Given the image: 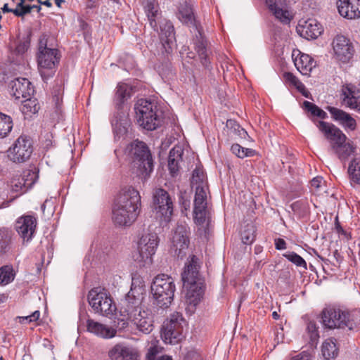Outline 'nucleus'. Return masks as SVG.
<instances>
[{"label": "nucleus", "mask_w": 360, "mask_h": 360, "mask_svg": "<svg viewBox=\"0 0 360 360\" xmlns=\"http://www.w3.org/2000/svg\"><path fill=\"white\" fill-rule=\"evenodd\" d=\"M176 15L183 23H192L194 20L193 8L186 1L180 4Z\"/></svg>", "instance_id": "nucleus-31"}, {"label": "nucleus", "mask_w": 360, "mask_h": 360, "mask_svg": "<svg viewBox=\"0 0 360 360\" xmlns=\"http://www.w3.org/2000/svg\"><path fill=\"white\" fill-rule=\"evenodd\" d=\"M184 150L181 146H176L172 148L168 155V169L169 174L175 177L179 174L181 163L183 161Z\"/></svg>", "instance_id": "nucleus-27"}, {"label": "nucleus", "mask_w": 360, "mask_h": 360, "mask_svg": "<svg viewBox=\"0 0 360 360\" xmlns=\"http://www.w3.org/2000/svg\"><path fill=\"white\" fill-rule=\"evenodd\" d=\"M184 321V319L182 314L174 312L164 322L161 338L165 343L173 345L181 341L183 338L182 322Z\"/></svg>", "instance_id": "nucleus-10"}, {"label": "nucleus", "mask_w": 360, "mask_h": 360, "mask_svg": "<svg viewBox=\"0 0 360 360\" xmlns=\"http://www.w3.org/2000/svg\"><path fill=\"white\" fill-rule=\"evenodd\" d=\"M348 174L350 180L355 184H360V162L353 159L349 165Z\"/></svg>", "instance_id": "nucleus-43"}, {"label": "nucleus", "mask_w": 360, "mask_h": 360, "mask_svg": "<svg viewBox=\"0 0 360 360\" xmlns=\"http://www.w3.org/2000/svg\"><path fill=\"white\" fill-rule=\"evenodd\" d=\"M297 33L308 40L317 39L323 32L321 24L314 18L301 20L297 27Z\"/></svg>", "instance_id": "nucleus-18"}, {"label": "nucleus", "mask_w": 360, "mask_h": 360, "mask_svg": "<svg viewBox=\"0 0 360 360\" xmlns=\"http://www.w3.org/2000/svg\"><path fill=\"white\" fill-rule=\"evenodd\" d=\"M10 93L16 99L30 97L34 89L31 82L26 78H17L10 83Z\"/></svg>", "instance_id": "nucleus-20"}, {"label": "nucleus", "mask_w": 360, "mask_h": 360, "mask_svg": "<svg viewBox=\"0 0 360 360\" xmlns=\"http://www.w3.org/2000/svg\"><path fill=\"white\" fill-rule=\"evenodd\" d=\"M205 186L202 185L195 186L193 219L196 224L200 226L203 225L206 220L207 203Z\"/></svg>", "instance_id": "nucleus-17"}, {"label": "nucleus", "mask_w": 360, "mask_h": 360, "mask_svg": "<svg viewBox=\"0 0 360 360\" xmlns=\"http://www.w3.org/2000/svg\"><path fill=\"white\" fill-rule=\"evenodd\" d=\"M266 4L271 12L278 6L276 0H266Z\"/></svg>", "instance_id": "nucleus-60"}, {"label": "nucleus", "mask_w": 360, "mask_h": 360, "mask_svg": "<svg viewBox=\"0 0 360 360\" xmlns=\"http://www.w3.org/2000/svg\"><path fill=\"white\" fill-rule=\"evenodd\" d=\"M231 152L239 158L253 156L255 150L251 148H243L238 143H234L231 147Z\"/></svg>", "instance_id": "nucleus-48"}, {"label": "nucleus", "mask_w": 360, "mask_h": 360, "mask_svg": "<svg viewBox=\"0 0 360 360\" xmlns=\"http://www.w3.org/2000/svg\"><path fill=\"white\" fill-rule=\"evenodd\" d=\"M359 314H360L359 311L349 312L334 307H327L321 312L322 323L325 328L329 329L347 328L353 330L360 324V320H357L356 317Z\"/></svg>", "instance_id": "nucleus-6"}, {"label": "nucleus", "mask_w": 360, "mask_h": 360, "mask_svg": "<svg viewBox=\"0 0 360 360\" xmlns=\"http://www.w3.org/2000/svg\"><path fill=\"white\" fill-rule=\"evenodd\" d=\"M291 208L293 212L300 218L307 217L310 212L309 205L307 200L301 199L292 203Z\"/></svg>", "instance_id": "nucleus-35"}, {"label": "nucleus", "mask_w": 360, "mask_h": 360, "mask_svg": "<svg viewBox=\"0 0 360 360\" xmlns=\"http://www.w3.org/2000/svg\"><path fill=\"white\" fill-rule=\"evenodd\" d=\"M87 331L103 338H112L115 336L117 330L112 327L102 324L89 319L86 321Z\"/></svg>", "instance_id": "nucleus-28"}, {"label": "nucleus", "mask_w": 360, "mask_h": 360, "mask_svg": "<svg viewBox=\"0 0 360 360\" xmlns=\"http://www.w3.org/2000/svg\"><path fill=\"white\" fill-rule=\"evenodd\" d=\"M327 110L331 115L332 119L339 122L345 129L354 131L356 128V122L349 113L335 107L328 106Z\"/></svg>", "instance_id": "nucleus-26"}, {"label": "nucleus", "mask_w": 360, "mask_h": 360, "mask_svg": "<svg viewBox=\"0 0 360 360\" xmlns=\"http://www.w3.org/2000/svg\"><path fill=\"white\" fill-rule=\"evenodd\" d=\"M114 203L139 214L141 205V195L139 192L132 186H127L120 191Z\"/></svg>", "instance_id": "nucleus-15"}, {"label": "nucleus", "mask_w": 360, "mask_h": 360, "mask_svg": "<svg viewBox=\"0 0 360 360\" xmlns=\"http://www.w3.org/2000/svg\"><path fill=\"white\" fill-rule=\"evenodd\" d=\"M15 236L13 231L8 228H0V253L10 252L15 246Z\"/></svg>", "instance_id": "nucleus-29"}, {"label": "nucleus", "mask_w": 360, "mask_h": 360, "mask_svg": "<svg viewBox=\"0 0 360 360\" xmlns=\"http://www.w3.org/2000/svg\"><path fill=\"white\" fill-rule=\"evenodd\" d=\"M316 127L329 142L330 149L340 160L347 159L354 152V148L342 131L335 124L325 121L316 123Z\"/></svg>", "instance_id": "nucleus-3"}, {"label": "nucleus", "mask_w": 360, "mask_h": 360, "mask_svg": "<svg viewBox=\"0 0 360 360\" xmlns=\"http://www.w3.org/2000/svg\"><path fill=\"white\" fill-rule=\"evenodd\" d=\"M3 13H12L15 15V8H8V4H5L4 6L1 8Z\"/></svg>", "instance_id": "nucleus-63"}, {"label": "nucleus", "mask_w": 360, "mask_h": 360, "mask_svg": "<svg viewBox=\"0 0 360 360\" xmlns=\"http://www.w3.org/2000/svg\"><path fill=\"white\" fill-rule=\"evenodd\" d=\"M154 209L156 217L161 222L170 221L174 210L173 200L167 191L157 188L153 194Z\"/></svg>", "instance_id": "nucleus-12"}, {"label": "nucleus", "mask_w": 360, "mask_h": 360, "mask_svg": "<svg viewBox=\"0 0 360 360\" xmlns=\"http://www.w3.org/2000/svg\"><path fill=\"white\" fill-rule=\"evenodd\" d=\"M130 96L128 85L125 83L118 84L113 100L117 112L111 120L115 139L123 138L127 134L128 129L130 127L131 122L128 115L122 111L123 104Z\"/></svg>", "instance_id": "nucleus-4"}, {"label": "nucleus", "mask_w": 360, "mask_h": 360, "mask_svg": "<svg viewBox=\"0 0 360 360\" xmlns=\"http://www.w3.org/2000/svg\"><path fill=\"white\" fill-rule=\"evenodd\" d=\"M294 64L297 70L304 75H307L315 67L314 60L308 54L299 53L298 56L293 58Z\"/></svg>", "instance_id": "nucleus-30"}, {"label": "nucleus", "mask_w": 360, "mask_h": 360, "mask_svg": "<svg viewBox=\"0 0 360 360\" xmlns=\"http://www.w3.org/2000/svg\"><path fill=\"white\" fill-rule=\"evenodd\" d=\"M146 316H153L152 312L148 309H145L143 307H141L135 313H133L127 317V319L135 323V318H141L143 319Z\"/></svg>", "instance_id": "nucleus-53"}, {"label": "nucleus", "mask_w": 360, "mask_h": 360, "mask_svg": "<svg viewBox=\"0 0 360 360\" xmlns=\"http://www.w3.org/2000/svg\"><path fill=\"white\" fill-rule=\"evenodd\" d=\"M134 110L138 124L144 129L153 131L162 122V114L157 104L147 99H139Z\"/></svg>", "instance_id": "nucleus-5"}, {"label": "nucleus", "mask_w": 360, "mask_h": 360, "mask_svg": "<svg viewBox=\"0 0 360 360\" xmlns=\"http://www.w3.org/2000/svg\"><path fill=\"white\" fill-rule=\"evenodd\" d=\"M256 228L252 224H245L240 231L242 242L245 245L252 244L256 238Z\"/></svg>", "instance_id": "nucleus-34"}, {"label": "nucleus", "mask_w": 360, "mask_h": 360, "mask_svg": "<svg viewBox=\"0 0 360 360\" xmlns=\"http://www.w3.org/2000/svg\"><path fill=\"white\" fill-rule=\"evenodd\" d=\"M144 297L139 293H131L128 292L124 300H122L120 312L125 316L128 317L133 313H135L142 307V302Z\"/></svg>", "instance_id": "nucleus-22"}, {"label": "nucleus", "mask_w": 360, "mask_h": 360, "mask_svg": "<svg viewBox=\"0 0 360 360\" xmlns=\"http://www.w3.org/2000/svg\"><path fill=\"white\" fill-rule=\"evenodd\" d=\"M322 178L321 177H315L311 180V186L315 188H319L321 184Z\"/></svg>", "instance_id": "nucleus-62"}, {"label": "nucleus", "mask_w": 360, "mask_h": 360, "mask_svg": "<svg viewBox=\"0 0 360 360\" xmlns=\"http://www.w3.org/2000/svg\"><path fill=\"white\" fill-rule=\"evenodd\" d=\"M321 352L324 358L329 360L338 356V348L333 340H326L322 345Z\"/></svg>", "instance_id": "nucleus-36"}, {"label": "nucleus", "mask_w": 360, "mask_h": 360, "mask_svg": "<svg viewBox=\"0 0 360 360\" xmlns=\"http://www.w3.org/2000/svg\"><path fill=\"white\" fill-rule=\"evenodd\" d=\"M134 324L140 331L146 334H148L153 330L154 328L153 317L146 316L143 319L141 318H135Z\"/></svg>", "instance_id": "nucleus-40"}, {"label": "nucleus", "mask_w": 360, "mask_h": 360, "mask_svg": "<svg viewBox=\"0 0 360 360\" xmlns=\"http://www.w3.org/2000/svg\"><path fill=\"white\" fill-rule=\"evenodd\" d=\"M204 172L202 169L200 167H196L193 171L192 174V178H191V184L193 186L198 185H202V186H206L205 183L204 182Z\"/></svg>", "instance_id": "nucleus-51"}, {"label": "nucleus", "mask_w": 360, "mask_h": 360, "mask_svg": "<svg viewBox=\"0 0 360 360\" xmlns=\"http://www.w3.org/2000/svg\"><path fill=\"white\" fill-rule=\"evenodd\" d=\"M307 332L312 343L316 342L319 338V327L314 321H309L307 326Z\"/></svg>", "instance_id": "nucleus-50"}, {"label": "nucleus", "mask_w": 360, "mask_h": 360, "mask_svg": "<svg viewBox=\"0 0 360 360\" xmlns=\"http://www.w3.org/2000/svg\"><path fill=\"white\" fill-rule=\"evenodd\" d=\"M283 257L286 258L289 262L298 267H302L304 270L307 269L306 261L298 254L293 251L286 252L283 254Z\"/></svg>", "instance_id": "nucleus-46"}, {"label": "nucleus", "mask_w": 360, "mask_h": 360, "mask_svg": "<svg viewBox=\"0 0 360 360\" xmlns=\"http://www.w3.org/2000/svg\"><path fill=\"white\" fill-rule=\"evenodd\" d=\"M283 78L285 79V82L292 84L300 92H301L303 96H304L305 97H307V94L305 92L306 91L305 86L292 73H291L290 72H284Z\"/></svg>", "instance_id": "nucleus-45"}, {"label": "nucleus", "mask_w": 360, "mask_h": 360, "mask_svg": "<svg viewBox=\"0 0 360 360\" xmlns=\"http://www.w3.org/2000/svg\"><path fill=\"white\" fill-rule=\"evenodd\" d=\"M141 6L146 13L150 27L158 31V20L161 15L159 4L157 0H141Z\"/></svg>", "instance_id": "nucleus-25"}, {"label": "nucleus", "mask_w": 360, "mask_h": 360, "mask_svg": "<svg viewBox=\"0 0 360 360\" xmlns=\"http://www.w3.org/2000/svg\"><path fill=\"white\" fill-rule=\"evenodd\" d=\"M157 360H173L172 356L168 355H162L158 356V359Z\"/></svg>", "instance_id": "nucleus-64"}, {"label": "nucleus", "mask_w": 360, "mask_h": 360, "mask_svg": "<svg viewBox=\"0 0 360 360\" xmlns=\"http://www.w3.org/2000/svg\"><path fill=\"white\" fill-rule=\"evenodd\" d=\"M139 214L127 208L114 203L112 207V220L114 223L120 226L131 225L137 219Z\"/></svg>", "instance_id": "nucleus-21"}, {"label": "nucleus", "mask_w": 360, "mask_h": 360, "mask_svg": "<svg viewBox=\"0 0 360 360\" xmlns=\"http://www.w3.org/2000/svg\"><path fill=\"white\" fill-rule=\"evenodd\" d=\"M335 228L338 234L342 235V236H347V232L343 229L342 226L340 225L338 217L335 218Z\"/></svg>", "instance_id": "nucleus-59"}, {"label": "nucleus", "mask_w": 360, "mask_h": 360, "mask_svg": "<svg viewBox=\"0 0 360 360\" xmlns=\"http://www.w3.org/2000/svg\"><path fill=\"white\" fill-rule=\"evenodd\" d=\"M336 4L340 15L345 18H360V0H337Z\"/></svg>", "instance_id": "nucleus-23"}, {"label": "nucleus", "mask_w": 360, "mask_h": 360, "mask_svg": "<svg viewBox=\"0 0 360 360\" xmlns=\"http://www.w3.org/2000/svg\"><path fill=\"white\" fill-rule=\"evenodd\" d=\"M7 153L8 159L13 162L20 163L27 161L33 153L32 139L27 136H19Z\"/></svg>", "instance_id": "nucleus-13"}, {"label": "nucleus", "mask_w": 360, "mask_h": 360, "mask_svg": "<svg viewBox=\"0 0 360 360\" xmlns=\"http://www.w3.org/2000/svg\"><path fill=\"white\" fill-rule=\"evenodd\" d=\"M275 248L277 250H283L287 248V243L281 238H277L274 239Z\"/></svg>", "instance_id": "nucleus-58"}, {"label": "nucleus", "mask_w": 360, "mask_h": 360, "mask_svg": "<svg viewBox=\"0 0 360 360\" xmlns=\"http://www.w3.org/2000/svg\"><path fill=\"white\" fill-rule=\"evenodd\" d=\"M32 10L31 5H25L22 6V9L15 8V15L17 17H24L25 15L30 13Z\"/></svg>", "instance_id": "nucleus-57"}, {"label": "nucleus", "mask_w": 360, "mask_h": 360, "mask_svg": "<svg viewBox=\"0 0 360 360\" xmlns=\"http://www.w3.org/2000/svg\"><path fill=\"white\" fill-rule=\"evenodd\" d=\"M175 289L171 276L166 274L155 276L151 285V292L157 305L162 309L169 307L173 301Z\"/></svg>", "instance_id": "nucleus-7"}, {"label": "nucleus", "mask_w": 360, "mask_h": 360, "mask_svg": "<svg viewBox=\"0 0 360 360\" xmlns=\"http://www.w3.org/2000/svg\"><path fill=\"white\" fill-rule=\"evenodd\" d=\"M195 49L200 58V61L202 65L206 68H209L210 62L209 60L208 56L207 53L206 40L204 39L202 37H200V39H198V41L195 44Z\"/></svg>", "instance_id": "nucleus-33"}, {"label": "nucleus", "mask_w": 360, "mask_h": 360, "mask_svg": "<svg viewBox=\"0 0 360 360\" xmlns=\"http://www.w3.org/2000/svg\"><path fill=\"white\" fill-rule=\"evenodd\" d=\"M37 219L32 215H22L18 218L15 229L23 243H29L33 238L37 229Z\"/></svg>", "instance_id": "nucleus-16"}, {"label": "nucleus", "mask_w": 360, "mask_h": 360, "mask_svg": "<svg viewBox=\"0 0 360 360\" xmlns=\"http://www.w3.org/2000/svg\"><path fill=\"white\" fill-rule=\"evenodd\" d=\"M40 311L39 310L34 311L32 314L25 316H18L19 322L21 323H31L33 321H36L39 319Z\"/></svg>", "instance_id": "nucleus-55"}, {"label": "nucleus", "mask_w": 360, "mask_h": 360, "mask_svg": "<svg viewBox=\"0 0 360 360\" xmlns=\"http://www.w3.org/2000/svg\"><path fill=\"white\" fill-rule=\"evenodd\" d=\"M12 118L1 112H0V138H4L8 136L13 128Z\"/></svg>", "instance_id": "nucleus-38"}, {"label": "nucleus", "mask_w": 360, "mask_h": 360, "mask_svg": "<svg viewBox=\"0 0 360 360\" xmlns=\"http://www.w3.org/2000/svg\"><path fill=\"white\" fill-rule=\"evenodd\" d=\"M158 245V236L156 233L143 234L138 242V251L133 255L134 261L140 266L150 265L153 262V256Z\"/></svg>", "instance_id": "nucleus-9"}, {"label": "nucleus", "mask_w": 360, "mask_h": 360, "mask_svg": "<svg viewBox=\"0 0 360 360\" xmlns=\"http://www.w3.org/2000/svg\"><path fill=\"white\" fill-rule=\"evenodd\" d=\"M161 352L160 348L157 345H152L148 349L146 354V360H157L158 354Z\"/></svg>", "instance_id": "nucleus-54"}, {"label": "nucleus", "mask_w": 360, "mask_h": 360, "mask_svg": "<svg viewBox=\"0 0 360 360\" xmlns=\"http://www.w3.org/2000/svg\"><path fill=\"white\" fill-rule=\"evenodd\" d=\"M125 153L130 159L133 173L145 182L154 169L152 153L147 144L134 140L127 146Z\"/></svg>", "instance_id": "nucleus-1"}, {"label": "nucleus", "mask_w": 360, "mask_h": 360, "mask_svg": "<svg viewBox=\"0 0 360 360\" xmlns=\"http://www.w3.org/2000/svg\"><path fill=\"white\" fill-rule=\"evenodd\" d=\"M60 58V52L57 49L38 51V69L43 81L46 82L53 77Z\"/></svg>", "instance_id": "nucleus-11"}, {"label": "nucleus", "mask_w": 360, "mask_h": 360, "mask_svg": "<svg viewBox=\"0 0 360 360\" xmlns=\"http://www.w3.org/2000/svg\"><path fill=\"white\" fill-rule=\"evenodd\" d=\"M334 56L342 63H349L354 58L355 49L349 39L343 35H337L332 42Z\"/></svg>", "instance_id": "nucleus-14"}, {"label": "nucleus", "mask_w": 360, "mask_h": 360, "mask_svg": "<svg viewBox=\"0 0 360 360\" xmlns=\"http://www.w3.org/2000/svg\"><path fill=\"white\" fill-rule=\"evenodd\" d=\"M108 356L111 360H139L136 349L121 344H117L110 349Z\"/></svg>", "instance_id": "nucleus-24"}, {"label": "nucleus", "mask_w": 360, "mask_h": 360, "mask_svg": "<svg viewBox=\"0 0 360 360\" xmlns=\"http://www.w3.org/2000/svg\"><path fill=\"white\" fill-rule=\"evenodd\" d=\"M161 34L164 35L167 41H170L174 36V27L170 21H167L163 26H160Z\"/></svg>", "instance_id": "nucleus-52"}, {"label": "nucleus", "mask_w": 360, "mask_h": 360, "mask_svg": "<svg viewBox=\"0 0 360 360\" xmlns=\"http://www.w3.org/2000/svg\"><path fill=\"white\" fill-rule=\"evenodd\" d=\"M145 283L143 278L139 275L138 274H134L132 275L131 278V285L129 292H131V293L139 295L144 294L145 291Z\"/></svg>", "instance_id": "nucleus-42"}, {"label": "nucleus", "mask_w": 360, "mask_h": 360, "mask_svg": "<svg viewBox=\"0 0 360 360\" xmlns=\"http://www.w3.org/2000/svg\"><path fill=\"white\" fill-rule=\"evenodd\" d=\"M47 40H48L47 34H43L40 36V38L39 40L38 51H44L52 49L51 48L47 47Z\"/></svg>", "instance_id": "nucleus-56"}, {"label": "nucleus", "mask_w": 360, "mask_h": 360, "mask_svg": "<svg viewBox=\"0 0 360 360\" xmlns=\"http://www.w3.org/2000/svg\"><path fill=\"white\" fill-rule=\"evenodd\" d=\"M276 19L283 24H288L291 20L289 11L278 6L271 12Z\"/></svg>", "instance_id": "nucleus-49"}, {"label": "nucleus", "mask_w": 360, "mask_h": 360, "mask_svg": "<svg viewBox=\"0 0 360 360\" xmlns=\"http://www.w3.org/2000/svg\"><path fill=\"white\" fill-rule=\"evenodd\" d=\"M15 278V273L11 265H5L0 268V285H6L11 283Z\"/></svg>", "instance_id": "nucleus-41"}, {"label": "nucleus", "mask_w": 360, "mask_h": 360, "mask_svg": "<svg viewBox=\"0 0 360 360\" xmlns=\"http://www.w3.org/2000/svg\"><path fill=\"white\" fill-rule=\"evenodd\" d=\"M88 302L96 314L108 316L116 311V306L109 292L101 287L93 288L87 295Z\"/></svg>", "instance_id": "nucleus-8"}, {"label": "nucleus", "mask_w": 360, "mask_h": 360, "mask_svg": "<svg viewBox=\"0 0 360 360\" xmlns=\"http://www.w3.org/2000/svg\"><path fill=\"white\" fill-rule=\"evenodd\" d=\"M303 108L304 110L309 113L310 117H317L322 120L328 118L327 113L311 102L307 101H304Z\"/></svg>", "instance_id": "nucleus-37"}, {"label": "nucleus", "mask_w": 360, "mask_h": 360, "mask_svg": "<svg viewBox=\"0 0 360 360\" xmlns=\"http://www.w3.org/2000/svg\"><path fill=\"white\" fill-rule=\"evenodd\" d=\"M343 102L350 109L360 112V101L359 98L355 96L354 91L350 87L343 89Z\"/></svg>", "instance_id": "nucleus-32"}, {"label": "nucleus", "mask_w": 360, "mask_h": 360, "mask_svg": "<svg viewBox=\"0 0 360 360\" xmlns=\"http://www.w3.org/2000/svg\"><path fill=\"white\" fill-rule=\"evenodd\" d=\"M22 101L21 111L25 115H29L38 112L40 107L36 99H31L30 97L25 98Z\"/></svg>", "instance_id": "nucleus-39"}, {"label": "nucleus", "mask_w": 360, "mask_h": 360, "mask_svg": "<svg viewBox=\"0 0 360 360\" xmlns=\"http://www.w3.org/2000/svg\"><path fill=\"white\" fill-rule=\"evenodd\" d=\"M290 360H309V356L305 352H302L292 357Z\"/></svg>", "instance_id": "nucleus-61"}, {"label": "nucleus", "mask_w": 360, "mask_h": 360, "mask_svg": "<svg viewBox=\"0 0 360 360\" xmlns=\"http://www.w3.org/2000/svg\"><path fill=\"white\" fill-rule=\"evenodd\" d=\"M21 177L25 182L26 187L31 188L38 180L39 170L36 167H34L32 169H26L23 171Z\"/></svg>", "instance_id": "nucleus-44"}, {"label": "nucleus", "mask_w": 360, "mask_h": 360, "mask_svg": "<svg viewBox=\"0 0 360 360\" xmlns=\"http://www.w3.org/2000/svg\"><path fill=\"white\" fill-rule=\"evenodd\" d=\"M199 269L198 258L192 255L181 273L183 288L186 291V302L193 309L200 303L204 292Z\"/></svg>", "instance_id": "nucleus-2"}, {"label": "nucleus", "mask_w": 360, "mask_h": 360, "mask_svg": "<svg viewBox=\"0 0 360 360\" xmlns=\"http://www.w3.org/2000/svg\"><path fill=\"white\" fill-rule=\"evenodd\" d=\"M188 228L185 225H178L172 238V244L175 248V254L182 259L186 255L185 250L188 249L189 241Z\"/></svg>", "instance_id": "nucleus-19"}, {"label": "nucleus", "mask_w": 360, "mask_h": 360, "mask_svg": "<svg viewBox=\"0 0 360 360\" xmlns=\"http://www.w3.org/2000/svg\"><path fill=\"white\" fill-rule=\"evenodd\" d=\"M11 186L12 191L19 193V195L25 193L30 188L26 187L25 182L21 176L13 177L11 181Z\"/></svg>", "instance_id": "nucleus-47"}]
</instances>
